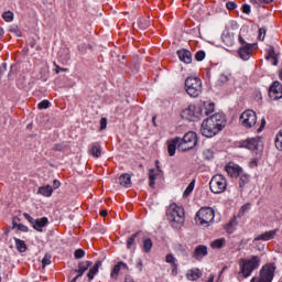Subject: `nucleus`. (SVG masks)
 <instances>
[{
  "mask_svg": "<svg viewBox=\"0 0 282 282\" xmlns=\"http://www.w3.org/2000/svg\"><path fill=\"white\" fill-rule=\"evenodd\" d=\"M221 40L225 45H232L234 41L230 37V34H223Z\"/></svg>",
  "mask_w": 282,
  "mask_h": 282,
  "instance_id": "obj_44",
  "label": "nucleus"
},
{
  "mask_svg": "<svg viewBox=\"0 0 282 282\" xmlns=\"http://www.w3.org/2000/svg\"><path fill=\"white\" fill-rule=\"evenodd\" d=\"M239 122L245 129H252L257 124V112L254 110H246L240 115Z\"/></svg>",
  "mask_w": 282,
  "mask_h": 282,
  "instance_id": "obj_9",
  "label": "nucleus"
},
{
  "mask_svg": "<svg viewBox=\"0 0 282 282\" xmlns=\"http://www.w3.org/2000/svg\"><path fill=\"white\" fill-rule=\"evenodd\" d=\"M166 217L175 230H180L182 226H184L185 221V213L184 208L181 206H177V204L173 203L169 206L166 210Z\"/></svg>",
  "mask_w": 282,
  "mask_h": 282,
  "instance_id": "obj_2",
  "label": "nucleus"
},
{
  "mask_svg": "<svg viewBox=\"0 0 282 282\" xmlns=\"http://www.w3.org/2000/svg\"><path fill=\"white\" fill-rule=\"evenodd\" d=\"M11 32L15 33V35H18V36H21V30L19 29V26L12 28Z\"/></svg>",
  "mask_w": 282,
  "mask_h": 282,
  "instance_id": "obj_61",
  "label": "nucleus"
},
{
  "mask_svg": "<svg viewBox=\"0 0 282 282\" xmlns=\"http://www.w3.org/2000/svg\"><path fill=\"white\" fill-rule=\"evenodd\" d=\"M105 129H107V118H101L99 131H105Z\"/></svg>",
  "mask_w": 282,
  "mask_h": 282,
  "instance_id": "obj_48",
  "label": "nucleus"
},
{
  "mask_svg": "<svg viewBox=\"0 0 282 282\" xmlns=\"http://www.w3.org/2000/svg\"><path fill=\"white\" fill-rule=\"evenodd\" d=\"M279 232V229H273L265 231L263 234L258 235L253 241H270L276 237V234Z\"/></svg>",
  "mask_w": 282,
  "mask_h": 282,
  "instance_id": "obj_18",
  "label": "nucleus"
},
{
  "mask_svg": "<svg viewBox=\"0 0 282 282\" xmlns=\"http://www.w3.org/2000/svg\"><path fill=\"white\" fill-rule=\"evenodd\" d=\"M226 243L225 238H218L212 242V248L214 249H221L224 248V245Z\"/></svg>",
  "mask_w": 282,
  "mask_h": 282,
  "instance_id": "obj_36",
  "label": "nucleus"
},
{
  "mask_svg": "<svg viewBox=\"0 0 282 282\" xmlns=\"http://www.w3.org/2000/svg\"><path fill=\"white\" fill-rule=\"evenodd\" d=\"M177 149H180V138L167 141V153L170 158H173V155H175V151H177Z\"/></svg>",
  "mask_w": 282,
  "mask_h": 282,
  "instance_id": "obj_21",
  "label": "nucleus"
},
{
  "mask_svg": "<svg viewBox=\"0 0 282 282\" xmlns=\"http://www.w3.org/2000/svg\"><path fill=\"white\" fill-rule=\"evenodd\" d=\"M274 144L278 151H282V129L276 133Z\"/></svg>",
  "mask_w": 282,
  "mask_h": 282,
  "instance_id": "obj_34",
  "label": "nucleus"
},
{
  "mask_svg": "<svg viewBox=\"0 0 282 282\" xmlns=\"http://www.w3.org/2000/svg\"><path fill=\"white\" fill-rule=\"evenodd\" d=\"M53 151H65V144H63V143L54 144Z\"/></svg>",
  "mask_w": 282,
  "mask_h": 282,
  "instance_id": "obj_50",
  "label": "nucleus"
},
{
  "mask_svg": "<svg viewBox=\"0 0 282 282\" xmlns=\"http://www.w3.org/2000/svg\"><path fill=\"white\" fill-rule=\"evenodd\" d=\"M237 225V218L231 219L225 227L226 232L232 235L235 232V227Z\"/></svg>",
  "mask_w": 282,
  "mask_h": 282,
  "instance_id": "obj_35",
  "label": "nucleus"
},
{
  "mask_svg": "<svg viewBox=\"0 0 282 282\" xmlns=\"http://www.w3.org/2000/svg\"><path fill=\"white\" fill-rule=\"evenodd\" d=\"M165 262L170 263V265H175L177 264V259H175V256H173V253H167L165 257Z\"/></svg>",
  "mask_w": 282,
  "mask_h": 282,
  "instance_id": "obj_39",
  "label": "nucleus"
},
{
  "mask_svg": "<svg viewBox=\"0 0 282 282\" xmlns=\"http://www.w3.org/2000/svg\"><path fill=\"white\" fill-rule=\"evenodd\" d=\"M119 184L121 186H124V188H131L132 183H131V175L130 174H121L119 177Z\"/></svg>",
  "mask_w": 282,
  "mask_h": 282,
  "instance_id": "obj_27",
  "label": "nucleus"
},
{
  "mask_svg": "<svg viewBox=\"0 0 282 282\" xmlns=\"http://www.w3.org/2000/svg\"><path fill=\"white\" fill-rule=\"evenodd\" d=\"M88 153L90 155H93V158H100V155H102V145H100V143L98 142H94L89 145V150Z\"/></svg>",
  "mask_w": 282,
  "mask_h": 282,
  "instance_id": "obj_20",
  "label": "nucleus"
},
{
  "mask_svg": "<svg viewBox=\"0 0 282 282\" xmlns=\"http://www.w3.org/2000/svg\"><path fill=\"white\" fill-rule=\"evenodd\" d=\"M264 127H265V119H262L261 126H260V128L258 129V131H262V130L264 129Z\"/></svg>",
  "mask_w": 282,
  "mask_h": 282,
  "instance_id": "obj_64",
  "label": "nucleus"
},
{
  "mask_svg": "<svg viewBox=\"0 0 282 282\" xmlns=\"http://www.w3.org/2000/svg\"><path fill=\"white\" fill-rule=\"evenodd\" d=\"M202 270L199 269H189L186 273V279L188 281H197V279H202Z\"/></svg>",
  "mask_w": 282,
  "mask_h": 282,
  "instance_id": "obj_25",
  "label": "nucleus"
},
{
  "mask_svg": "<svg viewBox=\"0 0 282 282\" xmlns=\"http://www.w3.org/2000/svg\"><path fill=\"white\" fill-rule=\"evenodd\" d=\"M18 230H20L21 232H30V228H28V226L23 224L19 225Z\"/></svg>",
  "mask_w": 282,
  "mask_h": 282,
  "instance_id": "obj_55",
  "label": "nucleus"
},
{
  "mask_svg": "<svg viewBox=\"0 0 282 282\" xmlns=\"http://www.w3.org/2000/svg\"><path fill=\"white\" fill-rule=\"evenodd\" d=\"M2 18L7 23H11V21H14V13L12 11H6Z\"/></svg>",
  "mask_w": 282,
  "mask_h": 282,
  "instance_id": "obj_38",
  "label": "nucleus"
},
{
  "mask_svg": "<svg viewBox=\"0 0 282 282\" xmlns=\"http://www.w3.org/2000/svg\"><path fill=\"white\" fill-rule=\"evenodd\" d=\"M274 272H276V264L267 263L261 268L259 276H253L250 282H272L274 280Z\"/></svg>",
  "mask_w": 282,
  "mask_h": 282,
  "instance_id": "obj_6",
  "label": "nucleus"
},
{
  "mask_svg": "<svg viewBox=\"0 0 282 282\" xmlns=\"http://www.w3.org/2000/svg\"><path fill=\"white\" fill-rule=\"evenodd\" d=\"M48 224L50 219H47V217L37 218L35 219V223H33V228L37 232H43V228H45V226H47Z\"/></svg>",
  "mask_w": 282,
  "mask_h": 282,
  "instance_id": "obj_22",
  "label": "nucleus"
},
{
  "mask_svg": "<svg viewBox=\"0 0 282 282\" xmlns=\"http://www.w3.org/2000/svg\"><path fill=\"white\" fill-rule=\"evenodd\" d=\"M52 257H48L47 254L44 256L42 259V268H45L46 265H50L52 263Z\"/></svg>",
  "mask_w": 282,
  "mask_h": 282,
  "instance_id": "obj_47",
  "label": "nucleus"
},
{
  "mask_svg": "<svg viewBox=\"0 0 282 282\" xmlns=\"http://www.w3.org/2000/svg\"><path fill=\"white\" fill-rule=\"evenodd\" d=\"M260 265L261 258L259 256H251L249 259L241 258L239 260V274H242L243 279H248L254 270H259Z\"/></svg>",
  "mask_w": 282,
  "mask_h": 282,
  "instance_id": "obj_3",
  "label": "nucleus"
},
{
  "mask_svg": "<svg viewBox=\"0 0 282 282\" xmlns=\"http://www.w3.org/2000/svg\"><path fill=\"white\" fill-rule=\"evenodd\" d=\"M263 39H265V29L261 28L259 29V40L263 41Z\"/></svg>",
  "mask_w": 282,
  "mask_h": 282,
  "instance_id": "obj_56",
  "label": "nucleus"
},
{
  "mask_svg": "<svg viewBox=\"0 0 282 282\" xmlns=\"http://www.w3.org/2000/svg\"><path fill=\"white\" fill-rule=\"evenodd\" d=\"M138 25H139V28L141 29V30H147V28H149V21H147V19H144V18H141V19H139V21H138Z\"/></svg>",
  "mask_w": 282,
  "mask_h": 282,
  "instance_id": "obj_40",
  "label": "nucleus"
},
{
  "mask_svg": "<svg viewBox=\"0 0 282 282\" xmlns=\"http://www.w3.org/2000/svg\"><path fill=\"white\" fill-rule=\"evenodd\" d=\"M6 72H8V64L7 63H2L0 66V78L2 75L6 74Z\"/></svg>",
  "mask_w": 282,
  "mask_h": 282,
  "instance_id": "obj_53",
  "label": "nucleus"
},
{
  "mask_svg": "<svg viewBox=\"0 0 282 282\" xmlns=\"http://www.w3.org/2000/svg\"><path fill=\"white\" fill-rule=\"evenodd\" d=\"M18 221H21V219L19 217H15L12 219L13 228H19V226H21V224H19Z\"/></svg>",
  "mask_w": 282,
  "mask_h": 282,
  "instance_id": "obj_58",
  "label": "nucleus"
},
{
  "mask_svg": "<svg viewBox=\"0 0 282 282\" xmlns=\"http://www.w3.org/2000/svg\"><path fill=\"white\" fill-rule=\"evenodd\" d=\"M155 167H156V173H162V167H160V161H155Z\"/></svg>",
  "mask_w": 282,
  "mask_h": 282,
  "instance_id": "obj_62",
  "label": "nucleus"
},
{
  "mask_svg": "<svg viewBox=\"0 0 282 282\" xmlns=\"http://www.w3.org/2000/svg\"><path fill=\"white\" fill-rule=\"evenodd\" d=\"M100 268H102V261L98 260L87 273L88 281H94V276L98 274V270H100Z\"/></svg>",
  "mask_w": 282,
  "mask_h": 282,
  "instance_id": "obj_24",
  "label": "nucleus"
},
{
  "mask_svg": "<svg viewBox=\"0 0 282 282\" xmlns=\"http://www.w3.org/2000/svg\"><path fill=\"white\" fill-rule=\"evenodd\" d=\"M240 149H248L249 151H257L259 149V141L254 138L246 139L239 142Z\"/></svg>",
  "mask_w": 282,
  "mask_h": 282,
  "instance_id": "obj_13",
  "label": "nucleus"
},
{
  "mask_svg": "<svg viewBox=\"0 0 282 282\" xmlns=\"http://www.w3.org/2000/svg\"><path fill=\"white\" fill-rule=\"evenodd\" d=\"M182 118L192 121L202 120V108L199 106L189 105L182 111Z\"/></svg>",
  "mask_w": 282,
  "mask_h": 282,
  "instance_id": "obj_10",
  "label": "nucleus"
},
{
  "mask_svg": "<svg viewBox=\"0 0 282 282\" xmlns=\"http://www.w3.org/2000/svg\"><path fill=\"white\" fill-rule=\"evenodd\" d=\"M269 97L271 100H281L282 98V84L278 80L273 82L269 88Z\"/></svg>",
  "mask_w": 282,
  "mask_h": 282,
  "instance_id": "obj_11",
  "label": "nucleus"
},
{
  "mask_svg": "<svg viewBox=\"0 0 282 282\" xmlns=\"http://www.w3.org/2000/svg\"><path fill=\"white\" fill-rule=\"evenodd\" d=\"M193 191H195V180H193L188 186L185 188L184 193H183V197H188V195H191V193H193Z\"/></svg>",
  "mask_w": 282,
  "mask_h": 282,
  "instance_id": "obj_37",
  "label": "nucleus"
},
{
  "mask_svg": "<svg viewBox=\"0 0 282 282\" xmlns=\"http://www.w3.org/2000/svg\"><path fill=\"white\" fill-rule=\"evenodd\" d=\"M204 58H206V52H204V51L196 52L195 61H197L198 63H202V61H204Z\"/></svg>",
  "mask_w": 282,
  "mask_h": 282,
  "instance_id": "obj_41",
  "label": "nucleus"
},
{
  "mask_svg": "<svg viewBox=\"0 0 282 282\" xmlns=\"http://www.w3.org/2000/svg\"><path fill=\"white\" fill-rule=\"evenodd\" d=\"M197 147V133L189 131L181 139L178 138V151H191Z\"/></svg>",
  "mask_w": 282,
  "mask_h": 282,
  "instance_id": "obj_7",
  "label": "nucleus"
},
{
  "mask_svg": "<svg viewBox=\"0 0 282 282\" xmlns=\"http://www.w3.org/2000/svg\"><path fill=\"white\" fill-rule=\"evenodd\" d=\"M23 217L29 221V224H31L32 226L34 225V223L36 221V219H34V218H32L31 216H30V214H28V213H24L23 214Z\"/></svg>",
  "mask_w": 282,
  "mask_h": 282,
  "instance_id": "obj_52",
  "label": "nucleus"
},
{
  "mask_svg": "<svg viewBox=\"0 0 282 282\" xmlns=\"http://www.w3.org/2000/svg\"><path fill=\"white\" fill-rule=\"evenodd\" d=\"M75 259H83L85 257V250L76 249L74 252Z\"/></svg>",
  "mask_w": 282,
  "mask_h": 282,
  "instance_id": "obj_46",
  "label": "nucleus"
},
{
  "mask_svg": "<svg viewBox=\"0 0 282 282\" xmlns=\"http://www.w3.org/2000/svg\"><path fill=\"white\" fill-rule=\"evenodd\" d=\"M15 241V248L18 252H25L28 250V245H25V241L19 239V238H13Z\"/></svg>",
  "mask_w": 282,
  "mask_h": 282,
  "instance_id": "obj_32",
  "label": "nucleus"
},
{
  "mask_svg": "<svg viewBox=\"0 0 282 282\" xmlns=\"http://www.w3.org/2000/svg\"><path fill=\"white\" fill-rule=\"evenodd\" d=\"M56 188H61V181L58 180L53 181V189L56 191Z\"/></svg>",
  "mask_w": 282,
  "mask_h": 282,
  "instance_id": "obj_60",
  "label": "nucleus"
},
{
  "mask_svg": "<svg viewBox=\"0 0 282 282\" xmlns=\"http://www.w3.org/2000/svg\"><path fill=\"white\" fill-rule=\"evenodd\" d=\"M203 155L205 160H213V158H215V152H213L210 149H207L203 152Z\"/></svg>",
  "mask_w": 282,
  "mask_h": 282,
  "instance_id": "obj_43",
  "label": "nucleus"
},
{
  "mask_svg": "<svg viewBox=\"0 0 282 282\" xmlns=\"http://www.w3.org/2000/svg\"><path fill=\"white\" fill-rule=\"evenodd\" d=\"M226 8H227V10H236V8H237V2L228 1V2L226 3Z\"/></svg>",
  "mask_w": 282,
  "mask_h": 282,
  "instance_id": "obj_51",
  "label": "nucleus"
},
{
  "mask_svg": "<svg viewBox=\"0 0 282 282\" xmlns=\"http://www.w3.org/2000/svg\"><path fill=\"white\" fill-rule=\"evenodd\" d=\"M242 12H243V14H250V12H251L250 4H243L242 6Z\"/></svg>",
  "mask_w": 282,
  "mask_h": 282,
  "instance_id": "obj_54",
  "label": "nucleus"
},
{
  "mask_svg": "<svg viewBox=\"0 0 282 282\" xmlns=\"http://www.w3.org/2000/svg\"><path fill=\"white\" fill-rule=\"evenodd\" d=\"M272 58L274 61L273 65H276V54L274 53V48H270L267 55V59L270 61Z\"/></svg>",
  "mask_w": 282,
  "mask_h": 282,
  "instance_id": "obj_42",
  "label": "nucleus"
},
{
  "mask_svg": "<svg viewBox=\"0 0 282 282\" xmlns=\"http://www.w3.org/2000/svg\"><path fill=\"white\" fill-rule=\"evenodd\" d=\"M90 265H94V262L89 260L80 261L78 263V268L74 270V272H76V276L80 279V276H83V274L89 270Z\"/></svg>",
  "mask_w": 282,
  "mask_h": 282,
  "instance_id": "obj_17",
  "label": "nucleus"
},
{
  "mask_svg": "<svg viewBox=\"0 0 282 282\" xmlns=\"http://www.w3.org/2000/svg\"><path fill=\"white\" fill-rule=\"evenodd\" d=\"M54 65H55V68H54L55 74H61V72H67V68H63L56 65V63Z\"/></svg>",
  "mask_w": 282,
  "mask_h": 282,
  "instance_id": "obj_57",
  "label": "nucleus"
},
{
  "mask_svg": "<svg viewBox=\"0 0 282 282\" xmlns=\"http://www.w3.org/2000/svg\"><path fill=\"white\" fill-rule=\"evenodd\" d=\"M204 87L199 77L191 76L185 79V91L191 98H199Z\"/></svg>",
  "mask_w": 282,
  "mask_h": 282,
  "instance_id": "obj_5",
  "label": "nucleus"
},
{
  "mask_svg": "<svg viewBox=\"0 0 282 282\" xmlns=\"http://www.w3.org/2000/svg\"><path fill=\"white\" fill-rule=\"evenodd\" d=\"M225 171L231 177H239L243 173V169L235 163H228L225 166Z\"/></svg>",
  "mask_w": 282,
  "mask_h": 282,
  "instance_id": "obj_12",
  "label": "nucleus"
},
{
  "mask_svg": "<svg viewBox=\"0 0 282 282\" xmlns=\"http://www.w3.org/2000/svg\"><path fill=\"white\" fill-rule=\"evenodd\" d=\"M175 251L178 254V257H182L183 259H188L189 257L188 251H186V248L182 245H177L175 247Z\"/></svg>",
  "mask_w": 282,
  "mask_h": 282,
  "instance_id": "obj_33",
  "label": "nucleus"
},
{
  "mask_svg": "<svg viewBox=\"0 0 282 282\" xmlns=\"http://www.w3.org/2000/svg\"><path fill=\"white\" fill-rule=\"evenodd\" d=\"M50 100L44 99L37 105V109H50Z\"/></svg>",
  "mask_w": 282,
  "mask_h": 282,
  "instance_id": "obj_45",
  "label": "nucleus"
},
{
  "mask_svg": "<svg viewBox=\"0 0 282 282\" xmlns=\"http://www.w3.org/2000/svg\"><path fill=\"white\" fill-rule=\"evenodd\" d=\"M238 177H239V188L241 189L246 188V184L250 182V175L242 172Z\"/></svg>",
  "mask_w": 282,
  "mask_h": 282,
  "instance_id": "obj_31",
  "label": "nucleus"
},
{
  "mask_svg": "<svg viewBox=\"0 0 282 282\" xmlns=\"http://www.w3.org/2000/svg\"><path fill=\"white\" fill-rule=\"evenodd\" d=\"M200 108V118H204L206 116H210L213 111H215V104L205 101L203 105L198 106Z\"/></svg>",
  "mask_w": 282,
  "mask_h": 282,
  "instance_id": "obj_19",
  "label": "nucleus"
},
{
  "mask_svg": "<svg viewBox=\"0 0 282 282\" xmlns=\"http://www.w3.org/2000/svg\"><path fill=\"white\" fill-rule=\"evenodd\" d=\"M120 270H129V265H127V263H124L123 261L118 262L110 273L111 279H118Z\"/></svg>",
  "mask_w": 282,
  "mask_h": 282,
  "instance_id": "obj_23",
  "label": "nucleus"
},
{
  "mask_svg": "<svg viewBox=\"0 0 282 282\" xmlns=\"http://www.w3.org/2000/svg\"><path fill=\"white\" fill-rule=\"evenodd\" d=\"M226 128V115L217 112L206 118L200 127V133L205 138H215L220 131Z\"/></svg>",
  "mask_w": 282,
  "mask_h": 282,
  "instance_id": "obj_1",
  "label": "nucleus"
},
{
  "mask_svg": "<svg viewBox=\"0 0 282 282\" xmlns=\"http://www.w3.org/2000/svg\"><path fill=\"white\" fill-rule=\"evenodd\" d=\"M195 223L203 228L213 226V224H215V209H213V207H202L196 213Z\"/></svg>",
  "mask_w": 282,
  "mask_h": 282,
  "instance_id": "obj_4",
  "label": "nucleus"
},
{
  "mask_svg": "<svg viewBox=\"0 0 282 282\" xmlns=\"http://www.w3.org/2000/svg\"><path fill=\"white\" fill-rule=\"evenodd\" d=\"M204 257H208V247L198 245L194 250L193 258L196 259V261H202Z\"/></svg>",
  "mask_w": 282,
  "mask_h": 282,
  "instance_id": "obj_16",
  "label": "nucleus"
},
{
  "mask_svg": "<svg viewBox=\"0 0 282 282\" xmlns=\"http://www.w3.org/2000/svg\"><path fill=\"white\" fill-rule=\"evenodd\" d=\"M171 268H172V272H171L172 276H177V263L172 264Z\"/></svg>",
  "mask_w": 282,
  "mask_h": 282,
  "instance_id": "obj_59",
  "label": "nucleus"
},
{
  "mask_svg": "<svg viewBox=\"0 0 282 282\" xmlns=\"http://www.w3.org/2000/svg\"><path fill=\"white\" fill-rule=\"evenodd\" d=\"M238 41H239L241 47H246V46L250 47V45H252V44L246 42V40H243V37L241 35H238Z\"/></svg>",
  "mask_w": 282,
  "mask_h": 282,
  "instance_id": "obj_49",
  "label": "nucleus"
},
{
  "mask_svg": "<svg viewBox=\"0 0 282 282\" xmlns=\"http://www.w3.org/2000/svg\"><path fill=\"white\" fill-rule=\"evenodd\" d=\"M242 213H246V210H250V204L243 205L241 207Z\"/></svg>",
  "mask_w": 282,
  "mask_h": 282,
  "instance_id": "obj_63",
  "label": "nucleus"
},
{
  "mask_svg": "<svg viewBox=\"0 0 282 282\" xmlns=\"http://www.w3.org/2000/svg\"><path fill=\"white\" fill-rule=\"evenodd\" d=\"M176 54L182 63H185L186 65H191V63H193V53H191V51L182 48L178 50Z\"/></svg>",
  "mask_w": 282,
  "mask_h": 282,
  "instance_id": "obj_15",
  "label": "nucleus"
},
{
  "mask_svg": "<svg viewBox=\"0 0 282 282\" xmlns=\"http://www.w3.org/2000/svg\"><path fill=\"white\" fill-rule=\"evenodd\" d=\"M158 175H160V172H156L155 169L149 171L150 188H155V180H158Z\"/></svg>",
  "mask_w": 282,
  "mask_h": 282,
  "instance_id": "obj_29",
  "label": "nucleus"
},
{
  "mask_svg": "<svg viewBox=\"0 0 282 282\" xmlns=\"http://www.w3.org/2000/svg\"><path fill=\"white\" fill-rule=\"evenodd\" d=\"M228 186V181L221 174H216L212 177L209 182V188L212 193L215 195H219V193H224Z\"/></svg>",
  "mask_w": 282,
  "mask_h": 282,
  "instance_id": "obj_8",
  "label": "nucleus"
},
{
  "mask_svg": "<svg viewBox=\"0 0 282 282\" xmlns=\"http://www.w3.org/2000/svg\"><path fill=\"white\" fill-rule=\"evenodd\" d=\"M140 235H142L141 230H139V231L132 234L130 237H128V239H127L128 250H132V248H135V239H138V237H140Z\"/></svg>",
  "mask_w": 282,
  "mask_h": 282,
  "instance_id": "obj_26",
  "label": "nucleus"
},
{
  "mask_svg": "<svg viewBox=\"0 0 282 282\" xmlns=\"http://www.w3.org/2000/svg\"><path fill=\"white\" fill-rule=\"evenodd\" d=\"M152 249H153V240H151V238H143V245H142L143 252L149 254V252H151Z\"/></svg>",
  "mask_w": 282,
  "mask_h": 282,
  "instance_id": "obj_30",
  "label": "nucleus"
},
{
  "mask_svg": "<svg viewBox=\"0 0 282 282\" xmlns=\"http://www.w3.org/2000/svg\"><path fill=\"white\" fill-rule=\"evenodd\" d=\"M254 44H250V46H240L238 50V55L242 61H249L250 56H252Z\"/></svg>",
  "mask_w": 282,
  "mask_h": 282,
  "instance_id": "obj_14",
  "label": "nucleus"
},
{
  "mask_svg": "<svg viewBox=\"0 0 282 282\" xmlns=\"http://www.w3.org/2000/svg\"><path fill=\"white\" fill-rule=\"evenodd\" d=\"M39 195H43L44 197H52V194L54 193V188H52L51 185L41 186L37 189Z\"/></svg>",
  "mask_w": 282,
  "mask_h": 282,
  "instance_id": "obj_28",
  "label": "nucleus"
}]
</instances>
